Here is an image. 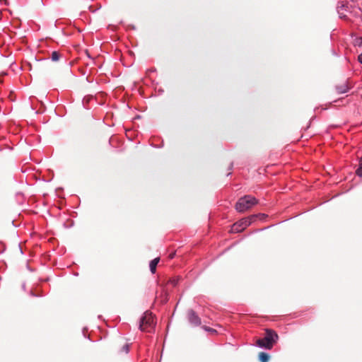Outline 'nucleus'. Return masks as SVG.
Segmentation results:
<instances>
[{"mask_svg":"<svg viewBox=\"0 0 362 362\" xmlns=\"http://www.w3.org/2000/svg\"><path fill=\"white\" fill-rule=\"evenodd\" d=\"M356 174L359 176V177H362V163L360 164L358 168L356 170Z\"/></svg>","mask_w":362,"mask_h":362,"instance_id":"9d476101","label":"nucleus"},{"mask_svg":"<svg viewBox=\"0 0 362 362\" xmlns=\"http://www.w3.org/2000/svg\"><path fill=\"white\" fill-rule=\"evenodd\" d=\"M188 320L194 326H198L201 324V319L192 310L188 312Z\"/></svg>","mask_w":362,"mask_h":362,"instance_id":"39448f33","label":"nucleus"},{"mask_svg":"<svg viewBox=\"0 0 362 362\" xmlns=\"http://www.w3.org/2000/svg\"><path fill=\"white\" fill-rule=\"evenodd\" d=\"M350 88V86L347 81L343 83L341 85H338L336 86V90L338 93L342 94L346 93Z\"/></svg>","mask_w":362,"mask_h":362,"instance_id":"423d86ee","label":"nucleus"},{"mask_svg":"<svg viewBox=\"0 0 362 362\" xmlns=\"http://www.w3.org/2000/svg\"><path fill=\"white\" fill-rule=\"evenodd\" d=\"M123 351H125L126 353H128L129 351V344H125L124 346H123Z\"/></svg>","mask_w":362,"mask_h":362,"instance_id":"f8f14e48","label":"nucleus"},{"mask_svg":"<svg viewBox=\"0 0 362 362\" xmlns=\"http://www.w3.org/2000/svg\"><path fill=\"white\" fill-rule=\"evenodd\" d=\"M257 204V200L250 195L244 196L238 199L235 204V209L238 212H244Z\"/></svg>","mask_w":362,"mask_h":362,"instance_id":"f257e3e1","label":"nucleus"},{"mask_svg":"<svg viewBox=\"0 0 362 362\" xmlns=\"http://www.w3.org/2000/svg\"><path fill=\"white\" fill-rule=\"evenodd\" d=\"M154 325V319L152 313L146 312L140 320L139 329L141 331H149Z\"/></svg>","mask_w":362,"mask_h":362,"instance_id":"7ed1b4c3","label":"nucleus"},{"mask_svg":"<svg viewBox=\"0 0 362 362\" xmlns=\"http://www.w3.org/2000/svg\"><path fill=\"white\" fill-rule=\"evenodd\" d=\"M259 359L261 362H267L269 361V355L264 352H261L259 355Z\"/></svg>","mask_w":362,"mask_h":362,"instance_id":"6e6552de","label":"nucleus"},{"mask_svg":"<svg viewBox=\"0 0 362 362\" xmlns=\"http://www.w3.org/2000/svg\"><path fill=\"white\" fill-rule=\"evenodd\" d=\"M358 62L362 64V53L358 57Z\"/></svg>","mask_w":362,"mask_h":362,"instance_id":"ddd939ff","label":"nucleus"},{"mask_svg":"<svg viewBox=\"0 0 362 362\" xmlns=\"http://www.w3.org/2000/svg\"><path fill=\"white\" fill-rule=\"evenodd\" d=\"M250 221L247 219H242L240 221L233 224L232 230L235 232H240L244 230L247 226H249Z\"/></svg>","mask_w":362,"mask_h":362,"instance_id":"20e7f679","label":"nucleus"},{"mask_svg":"<svg viewBox=\"0 0 362 362\" xmlns=\"http://www.w3.org/2000/svg\"><path fill=\"white\" fill-rule=\"evenodd\" d=\"M358 45L360 46H362V37L359 38V42H358Z\"/></svg>","mask_w":362,"mask_h":362,"instance_id":"4468645a","label":"nucleus"},{"mask_svg":"<svg viewBox=\"0 0 362 362\" xmlns=\"http://www.w3.org/2000/svg\"><path fill=\"white\" fill-rule=\"evenodd\" d=\"M277 339L278 335L274 332L267 329L265 337L263 339H258L257 345L260 348L271 349Z\"/></svg>","mask_w":362,"mask_h":362,"instance_id":"f03ea898","label":"nucleus"},{"mask_svg":"<svg viewBox=\"0 0 362 362\" xmlns=\"http://www.w3.org/2000/svg\"><path fill=\"white\" fill-rule=\"evenodd\" d=\"M173 284L174 286L176 285V282L175 281H173Z\"/></svg>","mask_w":362,"mask_h":362,"instance_id":"dca6fc26","label":"nucleus"},{"mask_svg":"<svg viewBox=\"0 0 362 362\" xmlns=\"http://www.w3.org/2000/svg\"><path fill=\"white\" fill-rule=\"evenodd\" d=\"M51 59L54 62L59 60V54L57 52H52V53L51 54Z\"/></svg>","mask_w":362,"mask_h":362,"instance_id":"1a4fd4ad","label":"nucleus"},{"mask_svg":"<svg viewBox=\"0 0 362 362\" xmlns=\"http://www.w3.org/2000/svg\"><path fill=\"white\" fill-rule=\"evenodd\" d=\"M203 328L207 331V332H211V333H215L216 332V330L212 329V328H210V327H207L206 326L203 327Z\"/></svg>","mask_w":362,"mask_h":362,"instance_id":"9b49d317","label":"nucleus"},{"mask_svg":"<svg viewBox=\"0 0 362 362\" xmlns=\"http://www.w3.org/2000/svg\"><path fill=\"white\" fill-rule=\"evenodd\" d=\"M159 262V258H155L153 260L150 262L149 264V268L151 272V273L154 274L156 272V266L158 263Z\"/></svg>","mask_w":362,"mask_h":362,"instance_id":"0eeeda50","label":"nucleus"},{"mask_svg":"<svg viewBox=\"0 0 362 362\" xmlns=\"http://www.w3.org/2000/svg\"><path fill=\"white\" fill-rule=\"evenodd\" d=\"M174 256H175V254L172 253V254L170 255V258L173 259L174 257Z\"/></svg>","mask_w":362,"mask_h":362,"instance_id":"2eb2a0df","label":"nucleus"},{"mask_svg":"<svg viewBox=\"0 0 362 362\" xmlns=\"http://www.w3.org/2000/svg\"><path fill=\"white\" fill-rule=\"evenodd\" d=\"M359 158H362V156Z\"/></svg>","mask_w":362,"mask_h":362,"instance_id":"f3484780","label":"nucleus"}]
</instances>
